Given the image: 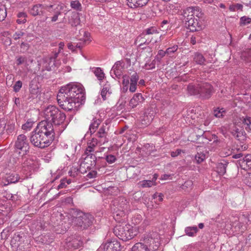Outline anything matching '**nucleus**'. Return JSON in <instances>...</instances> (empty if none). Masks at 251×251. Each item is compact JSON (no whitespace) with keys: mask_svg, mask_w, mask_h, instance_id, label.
Returning a JSON list of instances; mask_svg holds the SVG:
<instances>
[{"mask_svg":"<svg viewBox=\"0 0 251 251\" xmlns=\"http://www.w3.org/2000/svg\"><path fill=\"white\" fill-rule=\"evenodd\" d=\"M106 124L105 126L102 125L96 134L97 137L104 139L103 143L107 142L106 137L107 135L108 128H106Z\"/></svg>","mask_w":251,"mask_h":251,"instance_id":"obj_30","label":"nucleus"},{"mask_svg":"<svg viewBox=\"0 0 251 251\" xmlns=\"http://www.w3.org/2000/svg\"><path fill=\"white\" fill-rule=\"evenodd\" d=\"M110 87V85L108 82L103 85V88L101 91V96L103 100H106L107 97L109 96L112 93Z\"/></svg>","mask_w":251,"mask_h":251,"instance_id":"obj_34","label":"nucleus"},{"mask_svg":"<svg viewBox=\"0 0 251 251\" xmlns=\"http://www.w3.org/2000/svg\"><path fill=\"white\" fill-rule=\"evenodd\" d=\"M32 122H26L25 124L22 126V129L26 131L29 130L33 126Z\"/></svg>","mask_w":251,"mask_h":251,"instance_id":"obj_58","label":"nucleus"},{"mask_svg":"<svg viewBox=\"0 0 251 251\" xmlns=\"http://www.w3.org/2000/svg\"><path fill=\"white\" fill-rule=\"evenodd\" d=\"M121 245L117 240H113L102 244L97 251H121Z\"/></svg>","mask_w":251,"mask_h":251,"instance_id":"obj_11","label":"nucleus"},{"mask_svg":"<svg viewBox=\"0 0 251 251\" xmlns=\"http://www.w3.org/2000/svg\"><path fill=\"white\" fill-rule=\"evenodd\" d=\"M101 123V120L100 119H98L97 118H94L93 119L89 127V131L91 134H92L96 132Z\"/></svg>","mask_w":251,"mask_h":251,"instance_id":"obj_29","label":"nucleus"},{"mask_svg":"<svg viewBox=\"0 0 251 251\" xmlns=\"http://www.w3.org/2000/svg\"><path fill=\"white\" fill-rule=\"evenodd\" d=\"M71 7L77 11H81L82 5L78 0H73L70 3Z\"/></svg>","mask_w":251,"mask_h":251,"instance_id":"obj_45","label":"nucleus"},{"mask_svg":"<svg viewBox=\"0 0 251 251\" xmlns=\"http://www.w3.org/2000/svg\"><path fill=\"white\" fill-rule=\"evenodd\" d=\"M15 147L16 149L23 152L24 154L28 152L30 147L26 136L24 134L19 135L15 142Z\"/></svg>","mask_w":251,"mask_h":251,"instance_id":"obj_9","label":"nucleus"},{"mask_svg":"<svg viewBox=\"0 0 251 251\" xmlns=\"http://www.w3.org/2000/svg\"><path fill=\"white\" fill-rule=\"evenodd\" d=\"M113 232L117 237L124 241L131 239L135 235L132 226L126 224L116 225L113 229Z\"/></svg>","mask_w":251,"mask_h":251,"instance_id":"obj_5","label":"nucleus"},{"mask_svg":"<svg viewBox=\"0 0 251 251\" xmlns=\"http://www.w3.org/2000/svg\"><path fill=\"white\" fill-rule=\"evenodd\" d=\"M242 123L247 131L251 130V118L246 117L242 121Z\"/></svg>","mask_w":251,"mask_h":251,"instance_id":"obj_44","label":"nucleus"},{"mask_svg":"<svg viewBox=\"0 0 251 251\" xmlns=\"http://www.w3.org/2000/svg\"><path fill=\"white\" fill-rule=\"evenodd\" d=\"M192 15H188L183 13L184 20L186 27L190 30V31L194 32L199 30L200 26L199 25L198 20L195 18H192Z\"/></svg>","mask_w":251,"mask_h":251,"instance_id":"obj_10","label":"nucleus"},{"mask_svg":"<svg viewBox=\"0 0 251 251\" xmlns=\"http://www.w3.org/2000/svg\"><path fill=\"white\" fill-rule=\"evenodd\" d=\"M40 133H42L49 138H52L53 141L54 139L55 132L52 124L47 120H43L40 122L35 128Z\"/></svg>","mask_w":251,"mask_h":251,"instance_id":"obj_7","label":"nucleus"},{"mask_svg":"<svg viewBox=\"0 0 251 251\" xmlns=\"http://www.w3.org/2000/svg\"><path fill=\"white\" fill-rule=\"evenodd\" d=\"M94 73L99 80H102L104 77V74L100 68H96L94 70Z\"/></svg>","mask_w":251,"mask_h":251,"instance_id":"obj_42","label":"nucleus"},{"mask_svg":"<svg viewBox=\"0 0 251 251\" xmlns=\"http://www.w3.org/2000/svg\"><path fill=\"white\" fill-rule=\"evenodd\" d=\"M97 175V172L95 170H92L87 175V176L88 178H93L96 177Z\"/></svg>","mask_w":251,"mask_h":251,"instance_id":"obj_61","label":"nucleus"},{"mask_svg":"<svg viewBox=\"0 0 251 251\" xmlns=\"http://www.w3.org/2000/svg\"><path fill=\"white\" fill-rule=\"evenodd\" d=\"M187 92L190 95L200 96V84L194 85L189 84L187 86Z\"/></svg>","mask_w":251,"mask_h":251,"instance_id":"obj_31","label":"nucleus"},{"mask_svg":"<svg viewBox=\"0 0 251 251\" xmlns=\"http://www.w3.org/2000/svg\"><path fill=\"white\" fill-rule=\"evenodd\" d=\"M59 109L54 105H50L44 110V117L45 120L51 123Z\"/></svg>","mask_w":251,"mask_h":251,"instance_id":"obj_17","label":"nucleus"},{"mask_svg":"<svg viewBox=\"0 0 251 251\" xmlns=\"http://www.w3.org/2000/svg\"><path fill=\"white\" fill-rule=\"evenodd\" d=\"M181 152V150L180 149L176 150V151H172L171 152V155L173 157H175L176 156H177L178 155H179Z\"/></svg>","mask_w":251,"mask_h":251,"instance_id":"obj_64","label":"nucleus"},{"mask_svg":"<svg viewBox=\"0 0 251 251\" xmlns=\"http://www.w3.org/2000/svg\"><path fill=\"white\" fill-rule=\"evenodd\" d=\"M39 239L44 244H49L53 240L52 237L49 235H42L39 237Z\"/></svg>","mask_w":251,"mask_h":251,"instance_id":"obj_41","label":"nucleus"},{"mask_svg":"<svg viewBox=\"0 0 251 251\" xmlns=\"http://www.w3.org/2000/svg\"><path fill=\"white\" fill-rule=\"evenodd\" d=\"M7 16V11L4 6H0V22L3 21Z\"/></svg>","mask_w":251,"mask_h":251,"instance_id":"obj_50","label":"nucleus"},{"mask_svg":"<svg viewBox=\"0 0 251 251\" xmlns=\"http://www.w3.org/2000/svg\"><path fill=\"white\" fill-rule=\"evenodd\" d=\"M145 31L146 32V34L147 35L156 34L159 32L156 27L154 26H152L150 28H148L147 29H146Z\"/></svg>","mask_w":251,"mask_h":251,"instance_id":"obj_53","label":"nucleus"},{"mask_svg":"<svg viewBox=\"0 0 251 251\" xmlns=\"http://www.w3.org/2000/svg\"><path fill=\"white\" fill-rule=\"evenodd\" d=\"M138 185L142 188L151 187L155 185V183L153 182V180H144L140 181L138 183Z\"/></svg>","mask_w":251,"mask_h":251,"instance_id":"obj_40","label":"nucleus"},{"mask_svg":"<svg viewBox=\"0 0 251 251\" xmlns=\"http://www.w3.org/2000/svg\"><path fill=\"white\" fill-rule=\"evenodd\" d=\"M41 63L43 64L44 69L48 71H51L52 68L56 66L55 61L49 56L42 58Z\"/></svg>","mask_w":251,"mask_h":251,"instance_id":"obj_19","label":"nucleus"},{"mask_svg":"<svg viewBox=\"0 0 251 251\" xmlns=\"http://www.w3.org/2000/svg\"><path fill=\"white\" fill-rule=\"evenodd\" d=\"M142 244L145 245L150 251H155L159 247L158 234L152 232L145 235Z\"/></svg>","mask_w":251,"mask_h":251,"instance_id":"obj_6","label":"nucleus"},{"mask_svg":"<svg viewBox=\"0 0 251 251\" xmlns=\"http://www.w3.org/2000/svg\"><path fill=\"white\" fill-rule=\"evenodd\" d=\"M94 220L91 214L80 211L77 213L76 217L73 219V223L78 230L82 231L92 226Z\"/></svg>","mask_w":251,"mask_h":251,"instance_id":"obj_3","label":"nucleus"},{"mask_svg":"<svg viewBox=\"0 0 251 251\" xmlns=\"http://www.w3.org/2000/svg\"><path fill=\"white\" fill-rule=\"evenodd\" d=\"M86 156L80 164L79 169L77 170L82 174H84L87 171L96 167L97 158L93 154H86Z\"/></svg>","mask_w":251,"mask_h":251,"instance_id":"obj_8","label":"nucleus"},{"mask_svg":"<svg viewBox=\"0 0 251 251\" xmlns=\"http://www.w3.org/2000/svg\"><path fill=\"white\" fill-rule=\"evenodd\" d=\"M231 133L235 138H236L238 140H239V137H241L242 136L243 137H244L245 135V132L244 131L242 130H239L238 128L235 130H233L231 132Z\"/></svg>","mask_w":251,"mask_h":251,"instance_id":"obj_46","label":"nucleus"},{"mask_svg":"<svg viewBox=\"0 0 251 251\" xmlns=\"http://www.w3.org/2000/svg\"><path fill=\"white\" fill-rule=\"evenodd\" d=\"M183 13L186 15H192V18L195 16L198 18H201L203 16V13L201 9L199 7H189L186 10H184Z\"/></svg>","mask_w":251,"mask_h":251,"instance_id":"obj_18","label":"nucleus"},{"mask_svg":"<svg viewBox=\"0 0 251 251\" xmlns=\"http://www.w3.org/2000/svg\"><path fill=\"white\" fill-rule=\"evenodd\" d=\"M144 100L145 99L141 93L135 94L129 101V106L132 108L136 107Z\"/></svg>","mask_w":251,"mask_h":251,"instance_id":"obj_20","label":"nucleus"},{"mask_svg":"<svg viewBox=\"0 0 251 251\" xmlns=\"http://www.w3.org/2000/svg\"><path fill=\"white\" fill-rule=\"evenodd\" d=\"M125 215L123 212V211H120L119 213H117V212H116V213L114 214V218L116 221H117L119 222H120L121 221H123L125 220Z\"/></svg>","mask_w":251,"mask_h":251,"instance_id":"obj_49","label":"nucleus"},{"mask_svg":"<svg viewBox=\"0 0 251 251\" xmlns=\"http://www.w3.org/2000/svg\"><path fill=\"white\" fill-rule=\"evenodd\" d=\"M105 159L108 163H112L115 161L116 158L114 155L109 154L106 156Z\"/></svg>","mask_w":251,"mask_h":251,"instance_id":"obj_59","label":"nucleus"},{"mask_svg":"<svg viewBox=\"0 0 251 251\" xmlns=\"http://www.w3.org/2000/svg\"><path fill=\"white\" fill-rule=\"evenodd\" d=\"M139 76L137 73H134L131 76L130 79V86L129 90L130 92L133 93L135 92L137 88V83L139 80Z\"/></svg>","mask_w":251,"mask_h":251,"instance_id":"obj_28","label":"nucleus"},{"mask_svg":"<svg viewBox=\"0 0 251 251\" xmlns=\"http://www.w3.org/2000/svg\"><path fill=\"white\" fill-rule=\"evenodd\" d=\"M154 113L149 111V110L145 112L141 118V124L143 126H147L151 124L154 118Z\"/></svg>","mask_w":251,"mask_h":251,"instance_id":"obj_22","label":"nucleus"},{"mask_svg":"<svg viewBox=\"0 0 251 251\" xmlns=\"http://www.w3.org/2000/svg\"><path fill=\"white\" fill-rule=\"evenodd\" d=\"M145 67L147 69H152L155 68V63L154 61H153L151 63H146L145 64Z\"/></svg>","mask_w":251,"mask_h":251,"instance_id":"obj_62","label":"nucleus"},{"mask_svg":"<svg viewBox=\"0 0 251 251\" xmlns=\"http://www.w3.org/2000/svg\"><path fill=\"white\" fill-rule=\"evenodd\" d=\"M62 23H67L72 26H76L80 24L79 14L76 12H72L64 17Z\"/></svg>","mask_w":251,"mask_h":251,"instance_id":"obj_13","label":"nucleus"},{"mask_svg":"<svg viewBox=\"0 0 251 251\" xmlns=\"http://www.w3.org/2000/svg\"><path fill=\"white\" fill-rule=\"evenodd\" d=\"M177 49L178 47L177 45H175L173 46L172 47L169 48L166 50V54L169 55H171L172 53L176 52L177 50Z\"/></svg>","mask_w":251,"mask_h":251,"instance_id":"obj_57","label":"nucleus"},{"mask_svg":"<svg viewBox=\"0 0 251 251\" xmlns=\"http://www.w3.org/2000/svg\"><path fill=\"white\" fill-rule=\"evenodd\" d=\"M213 93V87L207 82L200 84V97L204 99H209Z\"/></svg>","mask_w":251,"mask_h":251,"instance_id":"obj_14","label":"nucleus"},{"mask_svg":"<svg viewBox=\"0 0 251 251\" xmlns=\"http://www.w3.org/2000/svg\"><path fill=\"white\" fill-rule=\"evenodd\" d=\"M34 61V59L32 56H26L25 55V57L24 60L23 65L26 70L29 71L31 69V65L33 63Z\"/></svg>","mask_w":251,"mask_h":251,"instance_id":"obj_36","label":"nucleus"},{"mask_svg":"<svg viewBox=\"0 0 251 251\" xmlns=\"http://www.w3.org/2000/svg\"><path fill=\"white\" fill-rule=\"evenodd\" d=\"M85 99L84 87L78 83H71L62 87L57 96L59 106L66 111L76 110Z\"/></svg>","mask_w":251,"mask_h":251,"instance_id":"obj_1","label":"nucleus"},{"mask_svg":"<svg viewBox=\"0 0 251 251\" xmlns=\"http://www.w3.org/2000/svg\"><path fill=\"white\" fill-rule=\"evenodd\" d=\"M19 177L18 175L13 174H10L7 176L2 178V182L3 186H7L10 183H14L18 181Z\"/></svg>","mask_w":251,"mask_h":251,"instance_id":"obj_26","label":"nucleus"},{"mask_svg":"<svg viewBox=\"0 0 251 251\" xmlns=\"http://www.w3.org/2000/svg\"><path fill=\"white\" fill-rule=\"evenodd\" d=\"M83 33V37L80 38L78 41L79 42H73L76 49L81 50L87 43H89V33L88 32L82 31Z\"/></svg>","mask_w":251,"mask_h":251,"instance_id":"obj_21","label":"nucleus"},{"mask_svg":"<svg viewBox=\"0 0 251 251\" xmlns=\"http://www.w3.org/2000/svg\"><path fill=\"white\" fill-rule=\"evenodd\" d=\"M67 182V179L64 178L60 180L59 185L57 186V189H60L65 188L67 186L66 182Z\"/></svg>","mask_w":251,"mask_h":251,"instance_id":"obj_60","label":"nucleus"},{"mask_svg":"<svg viewBox=\"0 0 251 251\" xmlns=\"http://www.w3.org/2000/svg\"><path fill=\"white\" fill-rule=\"evenodd\" d=\"M243 6L240 3L232 4L229 6V10L230 11L235 12L238 10H243Z\"/></svg>","mask_w":251,"mask_h":251,"instance_id":"obj_47","label":"nucleus"},{"mask_svg":"<svg viewBox=\"0 0 251 251\" xmlns=\"http://www.w3.org/2000/svg\"><path fill=\"white\" fill-rule=\"evenodd\" d=\"M228 162L226 160H222L217 166V171L220 175H224L226 172V169Z\"/></svg>","mask_w":251,"mask_h":251,"instance_id":"obj_33","label":"nucleus"},{"mask_svg":"<svg viewBox=\"0 0 251 251\" xmlns=\"http://www.w3.org/2000/svg\"><path fill=\"white\" fill-rule=\"evenodd\" d=\"M14 248H16V251H28L29 245L27 242H21V243H18V245Z\"/></svg>","mask_w":251,"mask_h":251,"instance_id":"obj_39","label":"nucleus"},{"mask_svg":"<svg viewBox=\"0 0 251 251\" xmlns=\"http://www.w3.org/2000/svg\"><path fill=\"white\" fill-rule=\"evenodd\" d=\"M149 0H127V4L131 8L146 5Z\"/></svg>","mask_w":251,"mask_h":251,"instance_id":"obj_25","label":"nucleus"},{"mask_svg":"<svg viewBox=\"0 0 251 251\" xmlns=\"http://www.w3.org/2000/svg\"><path fill=\"white\" fill-rule=\"evenodd\" d=\"M38 79L34 78L31 80L29 83V94L28 100L31 101L32 100L36 98L40 93Z\"/></svg>","mask_w":251,"mask_h":251,"instance_id":"obj_12","label":"nucleus"},{"mask_svg":"<svg viewBox=\"0 0 251 251\" xmlns=\"http://www.w3.org/2000/svg\"><path fill=\"white\" fill-rule=\"evenodd\" d=\"M22 82L21 80H18L13 86V90L15 92H18L20 91L22 87Z\"/></svg>","mask_w":251,"mask_h":251,"instance_id":"obj_55","label":"nucleus"},{"mask_svg":"<svg viewBox=\"0 0 251 251\" xmlns=\"http://www.w3.org/2000/svg\"><path fill=\"white\" fill-rule=\"evenodd\" d=\"M198 231V229L196 226H188L185 229V232L186 234L190 237L195 236Z\"/></svg>","mask_w":251,"mask_h":251,"instance_id":"obj_37","label":"nucleus"},{"mask_svg":"<svg viewBox=\"0 0 251 251\" xmlns=\"http://www.w3.org/2000/svg\"><path fill=\"white\" fill-rule=\"evenodd\" d=\"M25 55H19L16 57V63L17 66H20L24 63Z\"/></svg>","mask_w":251,"mask_h":251,"instance_id":"obj_56","label":"nucleus"},{"mask_svg":"<svg viewBox=\"0 0 251 251\" xmlns=\"http://www.w3.org/2000/svg\"><path fill=\"white\" fill-rule=\"evenodd\" d=\"M240 167L243 170H249L251 168V155L248 154L243 159L239 160Z\"/></svg>","mask_w":251,"mask_h":251,"instance_id":"obj_24","label":"nucleus"},{"mask_svg":"<svg viewBox=\"0 0 251 251\" xmlns=\"http://www.w3.org/2000/svg\"><path fill=\"white\" fill-rule=\"evenodd\" d=\"M66 149L69 148V151L68 153L71 155H74L76 153L77 151H79L80 149V146L76 143L73 142L70 145H65L64 146Z\"/></svg>","mask_w":251,"mask_h":251,"instance_id":"obj_32","label":"nucleus"},{"mask_svg":"<svg viewBox=\"0 0 251 251\" xmlns=\"http://www.w3.org/2000/svg\"><path fill=\"white\" fill-rule=\"evenodd\" d=\"M226 113V111L223 108L218 107L213 110V115L216 118H222Z\"/></svg>","mask_w":251,"mask_h":251,"instance_id":"obj_43","label":"nucleus"},{"mask_svg":"<svg viewBox=\"0 0 251 251\" xmlns=\"http://www.w3.org/2000/svg\"><path fill=\"white\" fill-rule=\"evenodd\" d=\"M205 158V155L203 153L198 152L195 155V159L198 163H201L204 161Z\"/></svg>","mask_w":251,"mask_h":251,"instance_id":"obj_51","label":"nucleus"},{"mask_svg":"<svg viewBox=\"0 0 251 251\" xmlns=\"http://www.w3.org/2000/svg\"><path fill=\"white\" fill-rule=\"evenodd\" d=\"M194 60L198 64L203 65L205 61V59L202 54L196 52L194 55Z\"/></svg>","mask_w":251,"mask_h":251,"instance_id":"obj_38","label":"nucleus"},{"mask_svg":"<svg viewBox=\"0 0 251 251\" xmlns=\"http://www.w3.org/2000/svg\"><path fill=\"white\" fill-rule=\"evenodd\" d=\"M30 141L34 147L44 149L49 147L53 141L35 129L31 133Z\"/></svg>","mask_w":251,"mask_h":251,"instance_id":"obj_4","label":"nucleus"},{"mask_svg":"<svg viewBox=\"0 0 251 251\" xmlns=\"http://www.w3.org/2000/svg\"><path fill=\"white\" fill-rule=\"evenodd\" d=\"M129 83V76L127 75H124L123 76V89L124 91H126L128 88V85Z\"/></svg>","mask_w":251,"mask_h":251,"instance_id":"obj_48","label":"nucleus"},{"mask_svg":"<svg viewBox=\"0 0 251 251\" xmlns=\"http://www.w3.org/2000/svg\"><path fill=\"white\" fill-rule=\"evenodd\" d=\"M46 10L51 15L50 20L51 22H55L58 19V17L61 14L63 6L62 4H37L33 5L30 9V14L33 16L41 15L43 14V10Z\"/></svg>","mask_w":251,"mask_h":251,"instance_id":"obj_2","label":"nucleus"},{"mask_svg":"<svg viewBox=\"0 0 251 251\" xmlns=\"http://www.w3.org/2000/svg\"><path fill=\"white\" fill-rule=\"evenodd\" d=\"M240 25H246L251 23V18L246 17L243 16L240 19Z\"/></svg>","mask_w":251,"mask_h":251,"instance_id":"obj_52","label":"nucleus"},{"mask_svg":"<svg viewBox=\"0 0 251 251\" xmlns=\"http://www.w3.org/2000/svg\"><path fill=\"white\" fill-rule=\"evenodd\" d=\"M25 35V32L22 31H18L13 35L12 37L15 40H17Z\"/></svg>","mask_w":251,"mask_h":251,"instance_id":"obj_54","label":"nucleus"},{"mask_svg":"<svg viewBox=\"0 0 251 251\" xmlns=\"http://www.w3.org/2000/svg\"><path fill=\"white\" fill-rule=\"evenodd\" d=\"M67 46L68 49L72 50L73 52L76 51V48L75 47L73 42L69 43L67 45Z\"/></svg>","mask_w":251,"mask_h":251,"instance_id":"obj_63","label":"nucleus"},{"mask_svg":"<svg viewBox=\"0 0 251 251\" xmlns=\"http://www.w3.org/2000/svg\"><path fill=\"white\" fill-rule=\"evenodd\" d=\"M56 111H57V112L51 121V123H53L55 126L62 124L66 119V115L64 112L60 111L59 109Z\"/></svg>","mask_w":251,"mask_h":251,"instance_id":"obj_23","label":"nucleus"},{"mask_svg":"<svg viewBox=\"0 0 251 251\" xmlns=\"http://www.w3.org/2000/svg\"><path fill=\"white\" fill-rule=\"evenodd\" d=\"M98 144V140L96 138H92L88 143V147L85 150L86 154H92L91 152L94 151V148Z\"/></svg>","mask_w":251,"mask_h":251,"instance_id":"obj_35","label":"nucleus"},{"mask_svg":"<svg viewBox=\"0 0 251 251\" xmlns=\"http://www.w3.org/2000/svg\"><path fill=\"white\" fill-rule=\"evenodd\" d=\"M83 242L81 237L79 235H74L67 239V246L69 247L77 249L82 246Z\"/></svg>","mask_w":251,"mask_h":251,"instance_id":"obj_15","label":"nucleus"},{"mask_svg":"<svg viewBox=\"0 0 251 251\" xmlns=\"http://www.w3.org/2000/svg\"><path fill=\"white\" fill-rule=\"evenodd\" d=\"M25 235L22 233H17L14 234L13 238L11 240V244L13 247H14L18 245V243L25 242Z\"/></svg>","mask_w":251,"mask_h":251,"instance_id":"obj_27","label":"nucleus"},{"mask_svg":"<svg viewBox=\"0 0 251 251\" xmlns=\"http://www.w3.org/2000/svg\"><path fill=\"white\" fill-rule=\"evenodd\" d=\"M125 64L123 61H117L112 68L110 71V74L112 77L115 75V77L119 78L122 74L123 70L124 69Z\"/></svg>","mask_w":251,"mask_h":251,"instance_id":"obj_16","label":"nucleus"}]
</instances>
